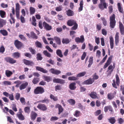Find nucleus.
<instances>
[{"label": "nucleus", "mask_w": 124, "mask_h": 124, "mask_svg": "<svg viewBox=\"0 0 124 124\" xmlns=\"http://www.w3.org/2000/svg\"><path fill=\"white\" fill-rule=\"evenodd\" d=\"M109 41L110 48L111 49H112L113 48L114 46V40L113 38L112 37H109Z\"/></svg>", "instance_id": "nucleus-28"}, {"label": "nucleus", "mask_w": 124, "mask_h": 124, "mask_svg": "<svg viewBox=\"0 0 124 124\" xmlns=\"http://www.w3.org/2000/svg\"><path fill=\"white\" fill-rule=\"evenodd\" d=\"M29 50L32 54H35L36 53V51L35 49H33L32 47H29Z\"/></svg>", "instance_id": "nucleus-55"}, {"label": "nucleus", "mask_w": 124, "mask_h": 124, "mask_svg": "<svg viewBox=\"0 0 124 124\" xmlns=\"http://www.w3.org/2000/svg\"><path fill=\"white\" fill-rule=\"evenodd\" d=\"M78 79L77 78L74 76L70 77L68 78V79L70 81H75Z\"/></svg>", "instance_id": "nucleus-56"}, {"label": "nucleus", "mask_w": 124, "mask_h": 124, "mask_svg": "<svg viewBox=\"0 0 124 124\" xmlns=\"http://www.w3.org/2000/svg\"><path fill=\"white\" fill-rule=\"evenodd\" d=\"M36 68L37 70L44 73H47L48 72L47 71L40 67L37 66L36 67Z\"/></svg>", "instance_id": "nucleus-19"}, {"label": "nucleus", "mask_w": 124, "mask_h": 124, "mask_svg": "<svg viewBox=\"0 0 124 124\" xmlns=\"http://www.w3.org/2000/svg\"><path fill=\"white\" fill-rule=\"evenodd\" d=\"M30 11L31 15L34 14L35 12V9L32 7H30Z\"/></svg>", "instance_id": "nucleus-47"}, {"label": "nucleus", "mask_w": 124, "mask_h": 124, "mask_svg": "<svg viewBox=\"0 0 124 124\" xmlns=\"http://www.w3.org/2000/svg\"><path fill=\"white\" fill-rule=\"evenodd\" d=\"M67 101L72 106L74 105L75 103V100L72 99H69Z\"/></svg>", "instance_id": "nucleus-38"}, {"label": "nucleus", "mask_w": 124, "mask_h": 124, "mask_svg": "<svg viewBox=\"0 0 124 124\" xmlns=\"http://www.w3.org/2000/svg\"><path fill=\"white\" fill-rule=\"evenodd\" d=\"M76 83H71L69 85V88L71 90H74L76 88Z\"/></svg>", "instance_id": "nucleus-22"}, {"label": "nucleus", "mask_w": 124, "mask_h": 124, "mask_svg": "<svg viewBox=\"0 0 124 124\" xmlns=\"http://www.w3.org/2000/svg\"><path fill=\"white\" fill-rule=\"evenodd\" d=\"M66 14L68 16H71L74 15V13L73 11L69 9L66 11Z\"/></svg>", "instance_id": "nucleus-30"}, {"label": "nucleus", "mask_w": 124, "mask_h": 124, "mask_svg": "<svg viewBox=\"0 0 124 124\" xmlns=\"http://www.w3.org/2000/svg\"><path fill=\"white\" fill-rule=\"evenodd\" d=\"M4 59L7 62L11 64L15 63L16 62V60H14L13 58L10 57H5Z\"/></svg>", "instance_id": "nucleus-4"}, {"label": "nucleus", "mask_w": 124, "mask_h": 124, "mask_svg": "<svg viewBox=\"0 0 124 124\" xmlns=\"http://www.w3.org/2000/svg\"><path fill=\"white\" fill-rule=\"evenodd\" d=\"M112 55H111L108 58L107 62L104 66L103 67L104 69H105L109 65H110L111 63V62L112 59Z\"/></svg>", "instance_id": "nucleus-10"}, {"label": "nucleus", "mask_w": 124, "mask_h": 124, "mask_svg": "<svg viewBox=\"0 0 124 124\" xmlns=\"http://www.w3.org/2000/svg\"><path fill=\"white\" fill-rule=\"evenodd\" d=\"M43 57L42 56L40 53H38L37 54L36 58L38 61L41 60L43 59Z\"/></svg>", "instance_id": "nucleus-45"}, {"label": "nucleus", "mask_w": 124, "mask_h": 124, "mask_svg": "<svg viewBox=\"0 0 124 124\" xmlns=\"http://www.w3.org/2000/svg\"><path fill=\"white\" fill-rule=\"evenodd\" d=\"M30 34L31 37L33 39H37L38 38V36L34 32L31 31L30 32Z\"/></svg>", "instance_id": "nucleus-31"}, {"label": "nucleus", "mask_w": 124, "mask_h": 124, "mask_svg": "<svg viewBox=\"0 0 124 124\" xmlns=\"http://www.w3.org/2000/svg\"><path fill=\"white\" fill-rule=\"evenodd\" d=\"M49 100L47 98H45L44 100H40L39 101L40 102L42 103H48L49 102Z\"/></svg>", "instance_id": "nucleus-52"}, {"label": "nucleus", "mask_w": 124, "mask_h": 124, "mask_svg": "<svg viewBox=\"0 0 124 124\" xmlns=\"http://www.w3.org/2000/svg\"><path fill=\"white\" fill-rule=\"evenodd\" d=\"M50 71L52 73L56 75H58L61 73V71L54 68L51 69Z\"/></svg>", "instance_id": "nucleus-14"}, {"label": "nucleus", "mask_w": 124, "mask_h": 124, "mask_svg": "<svg viewBox=\"0 0 124 124\" xmlns=\"http://www.w3.org/2000/svg\"><path fill=\"white\" fill-rule=\"evenodd\" d=\"M116 83L118 86H119L120 84V79L118 75L116 74Z\"/></svg>", "instance_id": "nucleus-51"}, {"label": "nucleus", "mask_w": 124, "mask_h": 124, "mask_svg": "<svg viewBox=\"0 0 124 124\" xmlns=\"http://www.w3.org/2000/svg\"><path fill=\"white\" fill-rule=\"evenodd\" d=\"M6 14V13L5 11L2 10H0V15L1 18H4Z\"/></svg>", "instance_id": "nucleus-50"}, {"label": "nucleus", "mask_w": 124, "mask_h": 124, "mask_svg": "<svg viewBox=\"0 0 124 124\" xmlns=\"http://www.w3.org/2000/svg\"><path fill=\"white\" fill-rule=\"evenodd\" d=\"M43 53L45 56L49 58L51 56V54L47 50L44 51L43 52Z\"/></svg>", "instance_id": "nucleus-41"}, {"label": "nucleus", "mask_w": 124, "mask_h": 124, "mask_svg": "<svg viewBox=\"0 0 124 124\" xmlns=\"http://www.w3.org/2000/svg\"><path fill=\"white\" fill-rule=\"evenodd\" d=\"M6 21L2 19H0V27H2L5 24Z\"/></svg>", "instance_id": "nucleus-37"}, {"label": "nucleus", "mask_w": 124, "mask_h": 124, "mask_svg": "<svg viewBox=\"0 0 124 124\" xmlns=\"http://www.w3.org/2000/svg\"><path fill=\"white\" fill-rule=\"evenodd\" d=\"M43 24L44 28L47 30L50 31L52 29V26L49 25L48 24L45 22H44L43 23Z\"/></svg>", "instance_id": "nucleus-12"}, {"label": "nucleus", "mask_w": 124, "mask_h": 124, "mask_svg": "<svg viewBox=\"0 0 124 124\" xmlns=\"http://www.w3.org/2000/svg\"><path fill=\"white\" fill-rule=\"evenodd\" d=\"M24 112L29 114L30 112V109L29 107H25L24 109Z\"/></svg>", "instance_id": "nucleus-53"}, {"label": "nucleus", "mask_w": 124, "mask_h": 124, "mask_svg": "<svg viewBox=\"0 0 124 124\" xmlns=\"http://www.w3.org/2000/svg\"><path fill=\"white\" fill-rule=\"evenodd\" d=\"M14 44L16 47L18 49L21 48L23 46L22 43L18 40H16L15 41Z\"/></svg>", "instance_id": "nucleus-5"}, {"label": "nucleus", "mask_w": 124, "mask_h": 124, "mask_svg": "<svg viewBox=\"0 0 124 124\" xmlns=\"http://www.w3.org/2000/svg\"><path fill=\"white\" fill-rule=\"evenodd\" d=\"M75 21L74 20L70 19L69 20L67 23V24L69 26H72L76 23Z\"/></svg>", "instance_id": "nucleus-18"}, {"label": "nucleus", "mask_w": 124, "mask_h": 124, "mask_svg": "<svg viewBox=\"0 0 124 124\" xmlns=\"http://www.w3.org/2000/svg\"><path fill=\"white\" fill-rule=\"evenodd\" d=\"M43 78L45 81H47V82H50L51 79V78L50 77L47 76H44Z\"/></svg>", "instance_id": "nucleus-46"}, {"label": "nucleus", "mask_w": 124, "mask_h": 124, "mask_svg": "<svg viewBox=\"0 0 124 124\" xmlns=\"http://www.w3.org/2000/svg\"><path fill=\"white\" fill-rule=\"evenodd\" d=\"M88 62L89 64L88 65V68H90L93 63V57L92 56L90 57Z\"/></svg>", "instance_id": "nucleus-32"}, {"label": "nucleus", "mask_w": 124, "mask_h": 124, "mask_svg": "<svg viewBox=\"0 0 124 124\" xmlns=\"http://www.w3.org/2000/svg\"><path fill=\"white\" fill-rule=\"evenodd\" d=\"M115 16L114 14H113L109 17L110 26V28L113 29L116 25V22L115 20Z\"/></svg>", "instance_id": "nucleus-1"}, {"label": "nucleus", "mask_w": 124, "mask_h": 124, "mask_svg": "<svg viewBox=\"0 0 124 124\" xmlns=\"http://www.w3.org/2000/svg\"><path fill=\"white\" fill-rule=\"evenodd\" d=\"M16 17L18 19H19L20 12L19 10L18 9H16Z\"/></svg>", "instance_id": "nucleus-60"}, {"label": "nucleus", "mask_w": 124, "mask_h": 124, "mask_svg": "<svg viewBox=\"0 0 124 124\" xmlns=\"http://www.w3.org/2000/svg\"><path fill=\"white\" fill-rule=\"evenodd\" d=\"M37 108L40 110L43 111L47 110V106L44 104L40 103L38 104Z\"/></svg>", "instance_id": "nucleus-6"}, {"label": "nucleus", "mask_w": 124, "mask_h": 124, "mask_svg": "<svg viewBox=\"0 0 124 124\" xmlns=\"http://www.w3.org/2000/svg\"><path fill=\"white\" fill-rule=\"evenodd\" d=\"M12 56L14 58L17 59L20 57L21 54L19 52H16L13 54Z\"/></svg>", "instance_id": "nucleus-25"}, {"label": "nucleus", "mask_w": 124, "mask_h": 124, "mask_svg": "<svg viewBox=\"0 0 124 124\" xmlns=\"http://www.w3.org/2000/svg\"><path fill=\"white\" fill-rule=\"evenodd\" d=\"M94 82V80L90 78L88 79L85 81L84 84L86 85H90L92 84Z\"/></svg>", "instance_id": "nucleus-15"}, {"label": "nucleus", "mask_w": 124, "mask_h": 124, "mask_svg": "<svg viewBox=\"0 0 124 124\" xmlns=\"http://www.w3.org/2000/svg\"><path fill=\"white\" fill-rule=\"evenodd\" d=\"M5 48L4 46H2L0 47V53L3 54L5 51Z\"/></svg>", "instance_id": "nucleus-63"}, {"label": "nucleus", "mask_w": 124, "mask_h": 124, "mask_svg": "<svg viewBox=\"0 0 124 124\" xmlns=\"http://www.w3.org/2000/svg\"><path fill=\"white\" fill-rule=\"evenodd\" d=\"M86 73V72L85 71L80 72L77 75V77H83L84 76Z\"/></svg>", "instance_id": "nucleus-48"}, {"label": "nucleus", "mask_w": 124, "mask_h": 124, "mask_svg": "<svg viewBox=\"0 0 124 124\" xmlns=\"http://www.w3.org/2000/svg\"><path fill=\"white\" fill-rule=\"evenodd\" d=\"M97 94L96 92L94 91L92 92L90 94H89V95L90 97L93 99H95L98 98V97L97 95Z\"/></svg>", "instance_id": "nucleus-16"}, {"label": "nucleus", "mask_w": 124, "mask_h": 124, "mask_svg": "<svg viewBox=\"0 0 124 124\" xmlns=\"http://www.w3.org/2000/svg\"><path fill=\"white\" fill-rule=\"evenodd\" d=\"M5 74L6 76L8 77H9L13 73L11 71H10L7 70L6 71Z\"/></svg>", "instance_id": "nucleus-40"}, {"label": "nucleus", "mask_w": 124, "mask_h": 124, "mask_svg": "<svg viewBox=\"0 0 124 124\" xmlns=\"http://www.w3.org/2000/svg\"><path fill=\"white\" fill-rule=\"evenodd\" d=\"M0 33L3 36H7L8 33L7 31L5 30H0Z\"/></svg>", "instance_id": "nucleus-36"}, {"label": "nucleus", "mask_w": 124, "mask_h": 124, "mask_svg": "<svg viewBox=\"0 0 124 124\" xmlns=\"http://www.w3.org/2000/svg\"><path fill=\"white\" fill-rule=\"evenodd\" d=\"M80 38L79 37L76 38L75 39V41L77 43H83L85 40L84 36H81Z\"/></svg>", "instance_id": "nucleus-11"}, {"label": "nucleus", "mask_w": 124, "mask_h": 124, "mask_svg": "<svg viewBox=\"0 0 124 124\" xmlns=\"http://www.w3.org/2000/svg\"><path fill=\"white\" fill-rule=\"evenodd\" d=\"M56 53L57 55L60 57H63L62 52L61 50L59 49L57 50Z\"/></svg>", "instance_id": "nucleus-35"}, {"label": "nucleus", "mask_w": 124, "mask_h": 124, "mask_svg": "<svg viewBox=\"0 0 124 124\" xmlns=\"http://www.w3.org/2000/svg\"><path fill=\"white\" fill-rule=\"evenodd\" d=\"M45 92L44 88L41 86H38L34 89V93L35 94H42Z\"/></svg>", "instance_id": "nucleus-3"}, {"label": "nucleus", "mask_w": 124, "mask_h": 124, "mask_svg": "<svg viewBox=\"0 0 124 124\" xmlns=\"http://www.w3.org/2000/svg\"><path fill=\"white\" fill-rule=\"evenodd\" d=\"M61 89V87L59 85H57L55 87V90L56 91H57L58 90H60Z\"/></svg>", "instance_id": "nucleus-64"}, {"label": "nucleus", "mask_w": 124, "mask_h": 124, "mask_svg": "<svg viewBox=\"0 0 124 124\" xmlns=\"http://www.w3.org/2000/svg\"><path fill=\"white\" fill-rule=\"evenodd\" d=\"M17 116L18 117L19 119L21 120H23L25 119L24 116L22 114H16Z\"/></svg>", "instance_id": "nucleus-27"}, {"label": "nucleus", "mask_w": 124, "mask_h": 124, "mask_svg": "<svg viewBox=\"0 0 124 124\" xmlns=\"http://www.w3.org/2000/svg\"><path fill=\"white\" fill-rule=\"evenodd\" d=\"M69 39L68 38H63L62 39V42L63 44H67L70 42Z\"/></svg>", "instance_id": "nucleus-34"}, {"label": "nucleus", "mask_w": 124, "mask_h": 124, "mask_svg": "<svg viewBox=\"0 0 124 124\" xmlns=\"http://www.w3.org/2000/svg\"><path fill=\"white\" fill-rule=\"evenodd\" d=\"M119 28L121 34L124 35V26L122 23L119 22Z\"/></svg>", "instance_id": "nucleus-17"}, {"label": "nucleus", "mask_w": 124, "mask_h": 124, "mask_svg": "<svg viewBox=\"0 0 124 124\" xmlns=\"http://www.w3.org/2000/svg\"><path fill=\"white\" fill-rule=\"evenodd\" d=\"M115 97V95L114 93H108L107 95L108 99L109 100L113 99Z\"/></svg>", "instance_id": "nucleus-24"}, {"label": "nucleus", "mask_w": 124, "mask_h": 124, "mask_svg": "<svg viewBox=\"0 0 124 124\" xmlns=\"http://www.w3.org/2000/svg\"><path fill=\"white\" fill-rule=\"evenodd\" d=\"M100 3L98 5V6L100 9L102 10L105 8L107 9L108 5L106 3L105 0H100Z\"/></svg>", "instance_id": "nucleus-2"}, {"label": "nucleus", "mask_w": 124, "mask_h": 124, "mask_svg": "<svg viewBox=\"0 0 124 124\" xmlns=\"http://www.w3.org/2000/svg\"><path fill=\"white\" fill-rule=\"evenodd\" d=\"M56 108H58V113L59 115L62 113L63 111V109L61 105L59 104H57L55 106Z\"/></svg>", "instance_id": "nucleus-13"}, {"label": "nucleus", "mask_w": 124, "mask_h": 124, "mask_svg": "<svg viewBox=\"0 0 124 124\" xmlns=\"http://www.w3.org/2000/svg\"><path fill=\"white\" fill-rule=\"evenodd\" d=\"M108 120H109V122L112 124H114L116 121V120L114 117H110Z\"/></svg>", "instance_id": "nucleus-43"}, {"label": "nucleus", "mask_w": 124, "mask_h": 124, "mask_svg": "<svg viewBox=\"0 0 124 124\" xmlns=\"http://www.w3.org/2000/svg\"><path fill=\"white\" fill-rule=\"evenodd\" d=\"M74 26L71 28L72 30H75L77 29L78 27V24L76 23L75 24H73Z\"/></svg>", "instance_id": "nucleus-58"}, {"label": "nucleus", "mask_w": 124, "mask_h": 124, "mask_svg": "<svg viewBox=\"0 0 124 124\" xmlns=\"http://www.w3.org/2000/svg\"><path fill=\"white\" fill-rule=\"evenodd\" d=\"M50 98L53 100L54 101H56L58 100V99L57 97L55 96L52 94L50 95Z\"/></svg>", "instance_id": "nucleus-49"}, {"label": "nucleus", "mask_w": 124, "mask_h": 124, "mask_svg": "<svg viewBox=\"0 0 124 124\" xmlns=\"http://www.w3.org/2000/svg\"><path fill=\"white\" fill-rule=\"evenodd\" d=\"M53 82L55 83L63 84L65 83V80L59 78H54L53 80Z\"/></svg>", "instance_id": "nucleus-9"}, {"label": "nucleus", "mask_w": 124, "mask_h": 124, "mask_svg": "<svg viewBox=\"0 0 124 124\" xmlns=\"http://www.w3.org/2000/svg\"><path fill=\"white\" fill-rule=\"evenodd\" d=\"M81 115L80 112L78 110H76L75 112V113L74 115L76 117H79Z\"/></svg>", "instance_id": "nucleus-39"}, {"label": "nucleus", "mask_w": 124, "mask_h": 124, "mask_svg": "<svg viewBox=\"0 0 124 124\" xmlns=\"http://www.w3.org/2000/svg\"><path fill=\"white\" fill-rule=\"evenodd\" d=\"M54 39L57 44L59 45H60L61 44V40L59 37L57 36L55 37H54Z\"/></svg>", "instance_id": "nucleus-23"}, {"label": "nucleus", "mask_w": 124, "mask_h": 124, "mask_svg": "<svg viewBox=\"0 0 124 124\" xmlns=\"http://www.w3.org/2000/svg\"><path fill=\"white\" fill-rule=\"evenodd\" d=\"M118 9L119 11L122 13H124L123 9L122 7L121 4L120 3H117Z\"/></svg>", "instance_id": "nucleus-26"}, {"label": "nucleus", "mask_w": 124, "mask_h": 124, "mask_svg": "<svg viewBox=\"0 0 124 124\" xmlns=\"http://www.w3.org/2000/svg\"><path fill=\"white\" fill-rule=\"evenodd\" d=\"M20 97V93H17L16 94L15 98L16 100L18 101Z\"/></svg>", "instance_id": "nucleus-59"}, {"label": "nucleus", "mask_w": 124, "mask_h": 124, "mask_svg": "<svg viewBox=\"0 0 124 124\" xmlns=\"http://www.w3.org/2000/svg\"><path fill=\"white\" fill-rule=\"evenodd\" d=\"M24 63L26 65L32 66L34 65V63L32 61L23 59V60Z\"/></svg>", "instance_id": "nucleus-7"}, {"label": "nucleus", "mask_w": 124, "mask_h": 124, "mask_svg": "<svg viewBox=\"0 0 124 124\" xmlns=\"http://www.w3.org/2000/svg\"><path fill=\"white\" fill-rule=\"evenodd\" d=\"M103 24L104 26H106L107 25V21L105 18L104 17H101V18Z\"/></svg>", "instance_id": "nucleus-54"}, {"label": "nucleus", "mask_w": 124, "mask_h": 124, "mask_svg": "<svg viewBox=\"0 0 124 124\" xmlns=\"http://www.w3.org/2000/svg\"><path fill=\"white\" fill-rule=\"evenodd\" d=\"M37 116L38 115L36 113L33 111H31V117L32 120H34Z\"/></svg>", "instance_id": "nucleus-21"}, {"label": "nucleus", "mask_w": 124, "mask_h": 124, "mask_svg": "<svg viewBox=\"0 0 124 124\" xmlns=\"http://www.w3.org/2000/svg\"><path fill=\"white\" fill-rule=\"evenodd\" d=\"M35 44L36 47L40 48L42 47V43L38 40L35 42Z\"/></svg>", "instance_id": "nucleus-29"}, {"label": "nucleus", "mask_w": 124, "mask_h": 124, "mask_svg": "<svg viewBox=\"0 0 124 124\" xmlns=\"http://www.w3.org/2000/svg\"><path fill=\"white\" fill-rule=\"evenodd\" d=\"M93 78L92 79H93L94 80H97L98 79L99 77L97 75V74L96 73H95L92 76Z\"/></svg>", "instance_id": "nucleus-57"}, {"label": "nucleus", "mask_w": 124, "mask_h": 124, "mask_svg": "<svg viewBox=\"0 0 124 124\" xmlns=\"http://www.w3.org/2000/svg\"><path fill=\"white\" fill-rule=\"evenodd\" d=\"M101 110L100 109H98L96 111L94 112V114L95 116H97L101 114Z\"/></svg>", "instance_id": "nucleus-62"}, {"label": "nucleus", "mask_w": 124, "mask_h": 124, "mask_svg": "<svg viewBox=\"0 0 124 124\" xmlns=\"http://www.w3.org/2000/svg\"><path fill=\"white\" fill-rule=\"evenodd\" d=\"M62 6H59L56 8L55 10L57 11H60L62 10Z\"/></svg>", "instance_id": "nucleus-61"}, {"label": "nucleus", "mask_w": 124, "mask_h": 124, "mask_svg": "<svg viewBox=\"0 0 124 124\" xmlns=\"http://www.w3.org/2000/svg\"><path fill=\"white\" fill-rule=\"evenodd\" d=\"M108 110L110 112V113L112 114L113 113V108L111 106H105L104 107V110L105 112H107Z\"/></svg>", "instance_id": "nucleus-8"}, {"label": "nucleus", "mask_w": 124, "mask_h": 124, "mask_svg": "<svg viewBox=\"0 0 124 124\" xmlns=\"http://www.w3.org/2000/svg\"><path fill=\"white\" fill-rule=\"evenodd\" d=\"M10 16L11 18V19L13 21V22H12L11 19L9 20V21L11 24H12L13 23H14L15 21V19L14 18V17L13 15L11 13L10 14Z\"/></svg>", "instance_id": "nucleus-33"}, {"label": "nucleus", "mask_w": 124, "mask_h": 124, "mask_svg": "<svg viewBox=\"0 0 124 124\" xmlns=\"http://www.w3.org/2000/svg\"><path fill=\"white\" fill-rule=\"evenodd\" d=\"M28 85V83L27 82L22 83L20 86L19 89L22 90L25 89Z\"/></svg>", "instance_id": "nucleus-20"}, {"label": "nucleus", "mask_w": 124, "mask_h": 124, "mask_svg": "<svg viewBox=\"0 0 124 124\" xmlns=\"http://www.w3.org/2000/svg\"><path fill=\"white\" fill-rule=\"evenodd\" d=\"M79 5L80 7L78 9V11L79 12H80L83 10V2L82 0L80 1Z\"/></svg>", "instance_id": "nucleus-42"}, {"label": "nucleus", "mask_w": 124, "mask_h": 124, "mask_svg": "<svg viewBox=\"0 0 124 124\" xmlns=\"http://www.w3.org/2000/svg\"><path fill=\"white\" fill-rule=\"evenodd\" d=\"M39 81V78H34L32 82L34 84H36L38 83Z\"/></svg>", "instance_id": "nucleus-44"}]
</instances>
